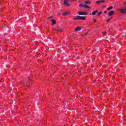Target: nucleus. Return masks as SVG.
<instances>
[{
	"label": "nucleus",
	"instance_id": "nucleus-17",
	"mask_svg": "<svg viewBox=\"0 0 126 126\" xmlns=\"http://www.w3.org/2000/svg\"><path fill=\"white\" fill-rule=\"evenodd\" d=\"M57 31H58V32H63V31H62L61 30H57Z\"/></svg>",
	"mask_w": 126,
	"mask_h": 126
},
{
	"label": "nucleus",
	"instance_id": "nucleus-22",
	"mask_svg": "<svg viewBox=\"0 0 126 126\" xmlns=\"http://www.w3.org/2000/svg\"><path fill=\"white\" fill-rule=\"evenodd\" d=\"M51 18H53V17H50L48 18L49 19H51Z\"/></svg>",
	"mask_w": 126,
	"mask_h": 126
},
{
	"label": "nucleus",
	"instance_id": "nucleus-20",
	"mask_svg": "<svg viewBox=\"0 0 126 126\" xmlns=\"http://www.w3.org/2000/svg\"><path fill=\"white\" fill-rule=\"evenodd\" d=\"M102 34H104V36H105V34H106V32H102Z\"/></svg>",
	"mask_w": 126,
	"mask_h": 126
},
{
	"label": "nucleus",
	"instance_id": "nucleus-18",
	"mask_svg": "<svg viewBox=\"0 0 126 126\" xmlns=\"http://www.w3.org/2000/svg\"><path fill=\"white\" fill-rule=\"evenodd\" d=\"M53 30H54V31H58V30H57V29H55V28H54V29H53Z\"/></svg>",
	"mask_w": 126,
	"mask_h": 126
},
{
	"label": "nucleus",
	"instance_id": "nucleus-14",
	"mask_svg": "<svg viewBox=\"0 0 126 126\" xmlns=\"http://www.w3.org/2000/svg\"><path fill=\"white\" fill-rule=\"evenodd\" d=\"M86 4H90V1H86Z\"/></svg>",
	"mask_w": 126,
	"mask_h": 126
},
{
	"label": "nucleus",
	"instance_id": "nucleus-13",
	"mask_svg": "<svg viewBox=\"0 0 126 126\" xmlns=\"http://www.w3.org/2000/svg\"><path fill=\"white\" fill-rule=\"evenodd\" d=\"M103 12L100 11L98 13H97V15H98V16H100V15H101V14Z\"/></svg>",
	"mask_w": 126,
	"mask_h": 126
},
{
	"label": "nucleus",
	"instance_id": "nucleus-6",
	"mask_svg": "<svg viewBox=\"0 0 126 126\" xmlns=\"http://www.w3.org/2000/svg\"><path fill=\"white\" fill-rule=\"evenodd\" d=\"M81 16H77L76 17L74 18V19L75 20H80Z\"/></svg>",
	"mask_w": 126,
	"mask_h": 126
},
{
	"label": "nucleus",
	"instance_id": "nucleus-1",
	"mask_svg": "<svg viewBox=\"0 0 126 126\" xmlns=\"http://www.w3.org/2000/svg\"><path fill=\"white\" fill-rule=\"evenodd\" d=\"M118 10L121 12V13H123L124 14L126 13V9L125 8H121L119 9Z\"/></svg>",
	"mask_w": 126,
	"mask_h": 126
},
{
	"label": "nucleus",
	"instance_id": "nucleus-12",
	"mask_svg": "<svg viewBox=\"0 0 126 126\" xmlns=\"http://www.w3.org/2000/svg\"><path fill=\"white\" fill-rule=\"evenodd\" d=\"M113 8H114L113 6L109 7V8H107V10H110V9H113Z\"/></svg>",
	"mask_w": 126,
	"mask_h": 126
},
{
	"label": "nucleus",
	"instance_id": "nucleus-10",
	"mask_svg": "<svg viewBox=\"0 0 126 126\" xmlns=\"http://www.w3.org/2000/svg\"><path fill=\"white\" fill-rule=\"evenodd\" d=\"M85 19H86V17L85 16H81V18H80V20H85Z\"/></svg>",
	"mask_w": 126,
	"mask_h": 126
},
{
	"label": "nucleus",
	"instance_id": "nucleus-19",
	"mask_svg": "<svg viewBox=\"0 0 126 126\" xmlns=\"http://www.w3.org/2000/svg\"><path fill=\"white\" fill-rule=\"evenodd\" d=\"M87 7V5H86V4H85V5H84V7Z\"/></svg>",
	"mask_w": 126,
	"mask_h": 126
},
{
	"label": "nucleus",
	"instance_id": "nucleus-5",
	"mask_svg": "<svg viewBox=\"0 0 126 126\" xmlns=\"http://www.w3.org/2000/svg\"><path fill=\"white\" fill-rule=\"evenodd\" d=\"M96 3H97V4H99V3H101V2H105V0H99V1H97L95 2Z\"/></svg>",
	"mask_w": 126,
	"mask_h": 126
},
{
	"label": "nucleus",
	"instance_id": "nucleus-11",
	"mask_svg": "<svg viewBox=\"0 0 126 126\" xmlns=\"http://www.w3.org/2000/svg\"><path fill=\"white\" fill-rule=\"evenodd\" d=\"M68 14H67V12H65V13H63V14H62V15H63V16H66V15H68Z\"/></svg>",
	"mask_w": 126,
	"mask_h": 126
},
{
	"label": "nucleus",
	"instance_id": "nucleus-15",
	"mask_svg": "<svg viewBox=\"0 0 126 126\" xmlns=\"http://www.w3.org/2000/svg\"><path fill=\"white\" fill-rule=\"evenodd\" d=\"M79 6H80L81 7H84V5H83V4H80Z\"/></svg>",
	"mask_w": 126,
	"mask_h": 126
},
{
	"label": "nucleus",
	"instance_id": "nucleus-25",
	"mask_svg": "<svg viewBox=\"0 0 126 126\" xmlns=\"http://www.w3.org/2000/svg\"><path fill=\"white\" fill-rule=\"evenodd\" d=\"M124 4H126V2H125L124 3Z\"/></svg>",
	"mask_w": 126,
	"mask_h": 126
},
{
	"label": "nucleus",
	"instance_id": "nucleus-8",
	"mask_svg": "<svg viewBox=\"0 0 126 126\" xmlns=\"http://www.w3.org/2000/svg\"><path fill=\"white\" fill-rule=\"evenodd\" d=\"M98 13V10H95L92 13V15H95L96 13Z\"/></svg>",
	"mask_w": 126,
	"mask_h": 126
},
{
	"label": "nucleus",
	"instance_id": "nucleus-2",
	"mask_svg": "<svg viewBox=\"0 0 126 126\" xmlns=\"http://www.w3.org/2000/svg\"><path fill=\"white\" fill-rule=\"evenodd\" d=\"M78 13L79 15H87V12L80 11Z\"/></svg>",
	"mask_w": 126,
	"mask_h": 126
},
{
	"label": "nucleus",
	"instance_id": "nucleus-3",
	"mask_svg": "<svg viewBox=\"0 0 126 126\" xmlns=\"http://www.w3.org/2000/svg\"><path fill=\"white\" fill-rule=\"evenodd\" d=\"M69 1H70L69 0H65L64 1V4L66 6H69V4L68 2H69Z\"/></svg>",
	"mask_w": 126,
	"mask_h": 126
},
{
	"label": "nucleus",
	"instance_id": "nucleus-4",
	"mask_svg": "<svg viewBox=\"0 0 126 126\" xmlns=\"http://www.w3.org/2000/svg\"><path fill=\"white\" fill-rule=\"evenodd\" d=\"M82 29V27H77L76 29H75V32H77V31H80V30H81Z\"/></svg>",
	"mask_w": 126,
	"mask_h": 126
},
{
	"label": "nucleus",
	"instance_id": "nucleus-9",
	"mask_svg": "<svg viewBox=\"0 0 126 126\" xmlns=\"http://www.w3.org/2000/svg\"><path fill=\"white\" fill-rule=\"evenodd\" d=\"M51 22H52L53 25H55V24H56L57 23V21H56V20H51Z\"/></svg>",
	"mask_w": 126,
	"mask_h": 126
},
{
	"label": "nucleus",
	"instance_id": "nucleus-7",
	"mask_svg": "<svg viewBox=\"0 0 126 126\" xmlns=\"http://www.w3.org/2000/svg\"><path fill=\"white\" fill-rule=\"evenodd\" d=\"M114 14V11H111L108 13V15L109 16H111V15H113Z\"/></svg>",
	"mask_w": 126,
	"mask_h": 126
},
{
	"label": "nucleus",
	"instance_id": "nucleus-21",
	"mask_svg": "<svg viewBox=\"0 0 126 126\" xmlns=\"http://www.w3.org/2000/svg\"><path fill=\"white\" fill-rule=\"evenodd\" d=\"M96 21H97L96 20V19H94V22H96Z\"/></svg>",
	"mask_w": 126,
	"mask_h": 126
},
{
	"label": "nucleus",
	"instance_id": "nucleus-23",
	"mask_svg": "<svg viewBox=\"0 0 126 126\" xmlns=\"http://www.w3.org/2000/svg\"><path fill=\"white\" fill-rule=\"evenodd\" d=\"M104 13H107V11H104Z\"/></svg>",
	"mask_w": 126,
	"mask_h": 126
},
{
	"label": "nucleus",
	"instance_id": "nucleus-26",
	"mask_svg": "<svg viewBox=\"0 0 126 126\" xmlns=\"http://www.w3.org/2000/svg\"><path fill=\"white\" fill-rule=\"evenodd\" d=\"M90 15H91V14H90Z\"/></svg>",
	"mask_w": 126,
	"mask_h": 126
},
{
	"label": "nucleus",
	"instance_id": "nucleus-24",
	"mask_svg": "<svg viewBox=\"0 0 126 126\" xmlns=\"http://www.w3.org/2000/svg\"><path fill=\"white\" fill-rule=\"evenodd\" d=\"M86 8H90V7L89 6H87V7Z\"/></svg>",
	"mask_w": 126,
	"mask_h": 126
},
{
	"label": "nucleus",
	"instance_id": "nucleus-16",
	"mask_svg": "<svg viewBox=\"0 0 126 126\" xmlns=\"http://www.w3.org/2000/svg\"><path fill=\"white\" fill-rule=\"evenodd\" d=\"M111 19H112V17H110L109 19H107L106 20L107 22H109L110 21V20H111Z\"/></svg>",
	"mask_w": 126,
	"mask_h": 126
}]
</instances>
